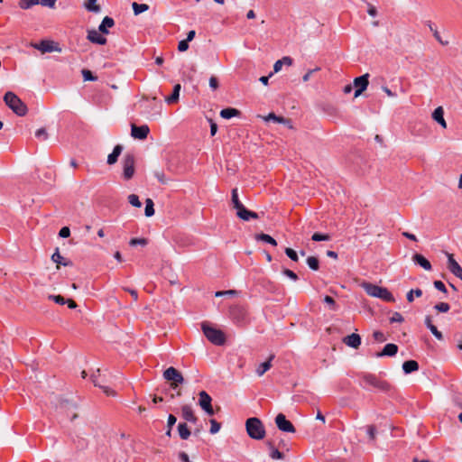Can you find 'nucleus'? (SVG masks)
<instances>
[{
    "mask_svg": "<svg viewBox=\"0 0 462 462\" xmlns=\"http://www.w3.org/2000/svg\"><path fill=\"white\" fill-rule=\"evenodd\" d=\"M49 299L60 305L66 303V300L61 295H49Z\"/></svg>",
    "mask_w": 462,
    "mask_h": 462,
    "instance_id": "nucleus-52",
    "label": "nucleus"
},
{
    "mask_svg": "<svg viewBox=\"0 0 462 462\" xmlns=\"http://www.w3.org/2000/svg\"><path fill=\"white\" fill-rule=\"evenodd\" d=\"M154 204L152 199H146L144 215L147 217H151L154 215Z\"/></svg>",
    "mask_w": 462,
    "mask_h": 462,
    "instance_id": "nucleus-37",
    "label": "nucleus"
},
{
    "mask_svg": "<svg viewBox=\"0 0 462 462\" xmlns=\"http://www.w3.org/2000/svg\"><path fill=\"white\" fill-rule=\"evenodd\" d=\"M128 202L133 206V207H135V208H141L142 207V203L139 199V197L135 194H131L128 196Z\"/></svg>",
    "mask_w": 462,
    "mask_h": 462,
    "instance_id": "nucleus-44",
    "label": "nucleus"
},
{
    "mask_svg": "<svg viewBox=\"0 0 462 462\" xmlns=\"http://www.w3.org/2000/svg\"><path fill=\"white\" fill-rule=\"evenodd\" d=\"M239 115L240 111L233 107L224 108L220 111V116L224 119H230L232 117L238 116Z\"/></svg>",
    "mask_w": 462,
    "mask_h": 462,
    "instance_id": "nucleus-31",
    "label": "nucleus"
},
{
    "mask_svg": "<svg viewBox=\"0 0 462 462\" xmlns=\"http://www.w3.org/2000/svg\"><path fill=\"white\" fill-rule=\"evenodd\" d=\"M122 151L123 146L121 144H116L114 147L113 152L107 156V163L109 165L115 164L117 162Z\"/></svg>",
    "mask_w": 462,
    "mask_h": 462,
    "instance_id": "nucleus-25",
    "label": "nucleus"
},
{
    "mask_svg": "<svg viewBox=\"0 0 462 462\" xmlns=\"http://www.w3.org/2000/svg\"><path fill=\"white\" fill-rule=\"evenodd\" d=\"M285 254L291 261H293V262L299 261V256L295 250H293L290 247H287V248H285Z\"/></svg>",
    "mask_w": 462,
    "mask_h": 462,
    "instance_id": "nucleus-48",
    "label": "nucleus"
},
{
    "mask_svg": "<svg viewBox=\"0 0 462 462\" xmlns=\"http://www.w3.org/2000/svg\"><path fill=\"white\" fill-rule=\"evenodd\" d=\"M433 285L437 290H439L444 293H447L448 291H447L446 285L441 281H435L433 282Z\"/></svg>",
    "mask_w": 462,
    "mask_h": 462,
    "instance_id": "nucleus-56",
    "label": "nucleus"
},
{
    "mask_svg": "<svg viewBox=\"0 0 462 462\" xmlns=\"http://www.w3.org/2000/svg\"><path fill=\"white\" fill-rule=\"evenodd\" d=\"M199 405L208 415H215V410L212 406V398L206 391L199 393Z\"/></svg>",
    "mask_w": 462,
    "mask_h": 462,
    "instance_id": "nucleus-8",
    "label": "nucleus"
},
{
    "mask_svg": "<svg viewBox=\"0 0 462 462\" xmlns=\"http://www.w3.org/2000/svg\"><path fill=\"white\" fill-rule=\"evenodd\" d=\"M403 321H404V319H403L402 315L399 312H394L393 314V316L390 318V323H394V322L402 323Z\"/></svg>",
    "mask_w": 462,
    "mask_h": 462,
    "instance_id": "nucleus-51",
    "label": "nucleus"
},
{
    "mask_svg": "<svg viewBox=\"0 0 462 462\" xmlns=\"http://www.w3.org/2000/svg\"><path fill=\"white\" fill-rule=\"evenodd\" d=\"M154 177L158 180V181L162 184H167L168 179L165 177V174L162 171H154Z\"/></svg>",
    "mask_w": 462,
    "mask_h": 462,
    "instance_id": "nucleus-45",
    "label": "nucleus"
},
{
    "mask_svg": "<svg viewBox=\"0 0 462 462\" xmlns=\"http://www.w3.org/2000/svg\"><path fill=\"white\" fill-rule=\"evenodd\" d=\"M51 260L56 263L58 265L61 264L64 266H71L72 262L69 260H66L63 256L60 255L59 248H56L55 252L51 255ZM59 268V266H57Z\"/></svg>",
    "mask_w": 462,
    "mask_h": 462,
    "instance_id": "nucleus-24",
    "label": "nucleus"
},
{
    "mask_svg": "<svg viewBox=\"0 0 462 462\" xmlns=\"http://www.w3.org/2000/svg\"><path fill=\"white\" fill-rule=\"evenodd\" d=\"M56 0H39V5L42 6H48L53 8L55 6Z\"/></svg>",
    "mask_w": 462,
    "mask_h": 462,
    "instance_id": "nucleus-60",
    "label": "nucleus"
},
{
    "mask_svg": "<svg viewBox=\"0 0 462 462\" xmlns=\"http://www.w3.org/2000/svg\"><path fill=\"white\" fill-rule=\"evenodd\" d=\"M311 239L315 242L329 241L331 236L328 234L314 233Z\"/></svg>",
    "mask_w": 462,
    "mask_h": 462,
    "instance_id": "nucleus-42",
    "label": "nucleus"
},
{
    "mask_svg": "<svg viewBox=\"0 0 462 462\" xmlns=\"http://www.w3.org/2000/svg\"><path fill=\"white\" fill-rule=\"evenodd\" d=\"M181 416L188 422L196 423L198 421L191 406L188 404L181 407Z\"/></svg>",
    "mask_w": 462,
    "mask_h": 462,
    "instance_id": "nucleus-20",
    "label": "nucleus"
},
{
    "mask_svg": "<svg viewBox=\"0 0 462 462\" xmlns=\"http://www.w3.org/2000/svg\"><path fill=\"white\" fill-rule=\"evenodd\" d=\"M5 105L18 116H24L28 108L24 102L12 91H7L4 96Z\"/></svg>",
    "mask_w": 462,
    "mask_h": 462,
    "instance_id": "nucleus-2",
    "label": "nucleus"
},
{
    "mask_svg": "<svg viewBox=\"0 0 462 462\" xmlns=\"http://www.w3.org/2000/svg\"><path fill=\"white\" fill-rule=\"evenodd\" d=\"M115 25V21L112 17L106 16L103 18L101 23L98 26V31L101 33L108 34V28H111Z\"/></svg>",
    "mask_w": 462,
    "mask_h": 462,
    "instance_id": "nucleus-22",
    "label": "nucleus"
},
{
    "mask_svg": "<svg viewBox=\"0 0 462 462\" xmlns=\"http://www.w3.org/2000/svg\"><path fill=\"white\" fill-rule=\"evenodd\" d=\"M229 317L232 321L239 326L244 327L247 323V313L244 307L236 305L230 308Z\"/></svg>",
    "mask_w": 462,
    "mask_h": 462,
    "instance_id": "nucleus-6",
    "label": "nucleus"
},
{
    "mask_svg": "<svg viewBox=\"0 0 462 462\" xmlns=\"http://www.w3.org/2000/svg\"><path fill=\"white\" fill-rule=\"evenodd\" d=\"M181 86L180 84H176L173 87V90L171 96L165 97V101L168 104H174L177 103L180 97V91Z\"/></svg>",
    "mask_w": 462,
    "mask_h": 462,
    "instance_id": "nucleus-29",
    "label": "nucleus"
},
{
    "mask_svg": "<svg viewBox=\"0 0 462 462\" xmlns=\"http://www.w3.org/2000/svg\"><path fill=\"white\" fill-rule=\"evenodd\" d=\"M429 28L433 32L435 39L442 45H447L448 42H443L437 29H435L430 22H429Z\"/></svg>",
    "mask_w": 462,
    "mask_h": 462,
    "instance_id": "nucleus-46",
    "label": "nucleus"
},
{
    "mask_svg": "<svg viewBox=\"0 0 462 462\" xmlns=\"http://www.w3.org/2000/svg\"><path fill=\"white\" fill-rule=\"evenodd\" d=\"M236 216L245 221H248L251 218L257 219L260 217L258 213L247 209L244 205L236 209Z\"/></svg>",
    "mask_w": 462,
    "mask_h": 462,
    "instance_id": "nucleus-16",
    "label": "nucleus"
},
{
    "mask_svg": "<svg viewBox=\"0 0 462 462\" xmlns=\"http://www.w3.org/2000/svg\"><path fill=\"white\" fill-rule=\"evenodd\" d=\"M282 273L287 276L288 278L291 279L292 281L298 280V275L291 270L284 268L282 270Z\"/></svg>",
    "mask_w": 462,
    "mask_h": 462,
    "instance_id": "nucleus-53",
    "label": "nucleus"
},
{
    "mask_svg": "<svg viewBox=\"0 0 462 462\" xmlns=\"http://www.w3.org/2000/svg\"><path fill=\"white\" fill-rule=\"evenodd\" d=\"M264 120L265 121H273V122H276V123H279V124H290V120L289 119H286L282 116H276L274 113H270L266 117H264Z\"/></svg>",
    "mask_w": 462,
    "mask_h": 462,
    "instance_id": "nucleus-36",
    "label": "nucleus"
},
{
    "mask_svg": "<svg viewBox=\"0 0 462 462\" xmlns=\"http://www.w3.org/2000/svg\"><path fill=\"white\" fill-rule=\"evenodd\" d=\"M398 352V346L393 343L386 344L381 352L376 353L377 357L394 356Z\"/></svg>",
    "mask_w": 462,
    "mask_h": 462,
    "instance_id": "nucleus-18",
    "label": "nucleus"
},
{
    "mask_svg": "<svg viewBox=\"0 0 462 462\" xmlns=\"http://www.w3.org/2000/svg\"><path fill=\"white\" fill-rule=\"evenodd\" d=\"M84 6L88 12L97 14L101 11L100 5H97V0H87Z\"/></svg>",
    "mask_w": 462,
    "mask_h": 462,
    "instance_id": "nucleus-35",
    "label": "nucleus"
},
{
    "mask_svg": "<svg viewBox=\"0 0 462 462\" xmlns=\"http://www.w3.org/2000/svg\"><path fill=\"white\" fill-rule=\"evenodd\" d=\"M324 302L328 304L332 310H336V301L328 295L324 297Z\"/></svg>",
    "mask_w": 462,
    "mask_h": 462,
    "instance_id": "nucleus-63",
    "label": "nucleus"
},
{
    "mask_svg": "<svg viewBox=\"0 0 462 462\" xmlns=\"http://www.w3.org/2000/svg\"><path fill=\"white\" fill-rule=\"evenodd\" d=\"M178 432H179L180 438L183 440L188 439L191 435V432H190L189 429L188 428V425L186 422L179 423Z\"/></svg>",
    "mask_w": 462,
    "mask_h": 462,
    "instance_id": "nucleus-30",
    "label": "nucleus"
},
{
    "mask_svg": "<svg viewBox=\"0 0 462 462\" xmlns=\"http://www.w3.org/2000/svg\"><path fill=\"white\" fill-rule=\"evenodd\" d=\"M231 201H232L233 207L236 209L239 208L243 205V203L238 199L237 188H235V189H232V192H231Z\"/></svg>",
    "mask_w": 462,
    "mask_h": 462,
    "instance_id": "nucleus-39",
    "label": "nucleus"
},
{
    "mask_svg": "<svg viewBox=\"0 0 462 462\" xmlns=\"http://www.w3.org/2000/svg\"><path fill=\"white\" fill-rule=\"evenodd\" d=\"M274 358V355H271L267 361L262 363L258 368L256 369V374L258 376H262L265 372H267L272 366V360Z\"/></svg>",
    "mask_w": 462,
    "mask_h": 462,
    "instance_id": "nucleus-32",
    "label": "nucleus"
},
{
    "mask_svg": "<svg viewBox=\"0 0 462 462\" xmlns=\"http://www.w3.org/2000/svg\"><path fill=\"white\" fill-rule=\"evenodd\" d=\"M135 159L134 154L126 153L123 159V175L125 180H130L134 174Z\"/></svg>",
    "mask_w": 462,
    "mask_h": 462,
    "instance_id": "nucleus-9",
    "label": "nucleus"
},
{
    "mask_svg": "<svg viewBox=\"0 0 462 462\" xmlns=\"http://www.w3.org/2000/svg\"><path fill=\"white\" fill-rule=\"evenodd\" d=\"M343 342L355 349H357L361 345V337L356 333H352L343 338Z\"/></svg>",
    "mask_w": 462,
    "mask_h": 462,
    "instance_id": "nucleus-19",
    "label": "nucleus"
},
{
    "mask_svg": "<svg viewBox=\"0 0 462 462\" xmlns=\"http://www.w3.org/2000/svg\"><path fill=\"white\" fill-rule=\"evenodd\" d=\"M448 256V271L459 278L462 281V267L458 264V263L454 259L453 254L449 253H446Z\"/></svg>",
    "mask_w": 462,
    "mask_h": 462,
    "instance_id": "nucleus-14",
    "label": "nucleus"
},
{
    "mask_svg": "<svg viewBox=\"0 0 462 462\" xmlns=\"http://www.w3.org/2000/svg\"><path fill=\"white\" fill-rule=\"evenodd\" d=\"M81 73L85 81H96L97 79V77L94 76L89 69H83Z\"/></svg>",
    "mask_w": 462,
    "mask_h": 462,
    "instance_id": "nucleus-43",
    "label": "nucleus"
},
{
    "mask_svg": "<svg viewBox=\"0 0 462 462\" xmlns=\"http://www.w3.org/2000/svg\"><path fill=\"white\" fill-rule=\"evenodd\" d=\"M369 74L365 73L354 79V87L356 88L354 97H359L368 87L369 84Z\"/></svg>",
    "mask_w": 462,
    "mask_h": 462,
    "instance_id": "nucleus-13",
    "label": "nucleus"
},
{
    "mask_svg": "<svg viewBox=\"0 0 462 462\" xmlns=\"http://www.w3.org/2000/svg\"><path fill=\"white\" fill-rule=\"evenodd\" d=\"M130 245L132 246H134V245H147V239L145 238H132L129 242Z\"/></svg>",
    "mask_w": 462,
    "mask_h": 462,
    "instance_id": "nucleus-50",
    "label": "nucleus"
},
{
    "mask_svg": "<svg viewBox=\"0 0 462 462\" xmlns=\"http://www.w3.org/2000/svg\"><path fill=\"white\" fill-rule=\"evenodd\" d=\"M412 260L416 264H419L426 271L431 270V263L428 259H426L422 254H415L412 256Z\"/></svg>",
    "mask_w": 462,
    "mask_h": 462,
    "instance_id": "nucleus-21",
    "label": "nucleus"
},
{
    "mask_svg": "<svg viewBox=\"0 0 462 462\" xmlns=\"http://www.w3.org/2000/svg\"><path fill=\"white\" fill-rule=\"evenodd\" d=\"M425 325L427 326V328L430 330V332L434 335V337L437 339H439V340H442L443 339L442 333L438 330V328H437V327L435 325L432 324L431 317L430 316H426V318H425Z\"/></svg>",
    "mask_w": 462,
    "mask_h": 462,
    "instance_id": "nucleus-27",
    "label": "nucleus"
},
{
    "mask_svg": "<svg viewBox=\"0 0 462 462\" xmlns=\"http://www.w3.org/2000/svg\"><path fill=\"white\" fill-rule=\"evenodd\" d=\"M360 377L365 384L371 385L381 392L386 393L391 389L389 383L380 380L376 375L373 374L363 373L360 374Z\"/></svg>",
    "mask_w": 462,
    "mask_h": 462,
    "instance_id": "nucleus-5",
    "label": "nucleus"
},
{
    "mask_svg": "<svg viewBox=\"0 0 462 462\" xmlns=\"http://www.w3.org/2000/svg\"><path fill=\"white\" fill-rule=\"evenodd\" d=\"M150 132V128L147 125L137 126L135 125H131V135L139 140H143L147 137Z\"/></svg>",
    "mask_w": 462,
    "mask_h": 462,
    "instance_id": "nucleus-15",
    "label": "nucleus"
},
{
    "mask_svg": "<svg viewBox=\"0 0 462 462\" xmlns=\"http://www.w3.org/2000/svg\"><path fill=\"white\" fill-rule=\"evenodd\" d=\"M189 49V42L186 40H182L178 44V50L179 51H185Z\"/></svg>",
    "mask_w": 462,
    "mask_h": 462,
    "instance_id": "nucleus-62",
    "label": "nucleus"
},
{
    "mask_svg": "<svg viewBox=\"0 0 462 462\" xmlns=\"http://www.w3.org/2000/svg\"><path fill=\"white\" fill-rule=\"evenodd\" d=\"M308 266L313 270L318 271L319 268V261L316 256H309L306 260Z\"/></svg>",
    "mask_w": 462,
    "mask_h": 462,
    "instance_id": "nucleus-40",
    "label": "nucleus"
},
{
    "mask_svg": "<svg viewBox=\"0 0 462 462\" xmlns=\"http://www.w3.org/2000/svg\"><path fill=\"white\" fill-rule=\"evenodd\" d=\"M35 136L37 138H41L42 137L44 140L48 138V134L46 132V129L45 128H40L38 129L36 132H35Z\"/></svg>",
    "mask_w": 462,
    "mask_h": 462,
    "instance_id": "nucleus-61",
    "label": "nucleus"
},
{
    "mask_svg": "<svg viewBox=\"0 0 462 462\" xmlns=\"http://www.w3.org/2000/svg\"><path fill=\"white\" fill-rule=\"evenodd\" d=\"M209 87L213 89V90H216L219 87V84H218V79L215 77V76H211L209 78Z\"/></svg>",
    "mask_w": 462,
    "mask_h": 462,
    "instance_id": "nucleus-57",
    "label": "nucleus"
},
{
    "mask_svg": "<svg viewBox=\"0 0 462 462\" xmlns=\"http://www.w3.org/2000/svg\"><path fill=\"white\" fill-rule=\"evenodd\" d=\"M57 407L60 410H64L68 413L77 410L76 403L65 399H60Z\"/></svg>",
    "mask_w": 462,
    "mask_h": 462,
    "instance_id": "nucleus-26",
    "label": "nucleus"
},
{
    "mask_svg": "<svg viewBox=\"0 0 462 462\" xmlns=\"http://www.w3.org/2000/svg\"><path fill=\"white\" fill-rule=\"evenodd\" d=\"M100 372H101V370L98 368L97 370V373H93L90 375L91 382L94 383L95 386L101 388L106 395L115 396L116 393L113 390H111L110 388H108L107 386L104 385V383L106 381L104 378H101Z\"/></svg>",
    "mask_w": 462,
    "mask_h": 462,
    "instance_id": "nucleus-12",
    "label": "nucleus"
},
{
    "mask_svg": "<svg viewBox=\"0 0 462 462\" xmlns=\"http://www.w3.org/2000/svg\"><path fill=\"white\" fill-rule=\"evenodd\" d=\"M59 236L62 238H67L70 236V229L68 226H63L59 232Z\"/></svg>",
    "mask_w": 462,
    "mask_h": 462,
    "instance_id": "nucleus-59",
    "label": "nucleus"
},
{
    "mask_svg": "<svg viewBox=\"0 0 462 462\" xmlns=\"http://www.w3.org/2000/svg\"><path fill=\"white\" fill-rule=\"evenodd\" d=\"M176 421V417L173 414H170L167 420V427L170 428V430H171Z\"/></svg>",
    "mask_w": 462,
    "mask_h": 462,
    "instance_id": "nucleus-64",
    "label": "nucleus"
},
{
    "mask_svg": "<svg viewBox=\"0 0 462 462\" xmlns=\"http://www.w3.org/2000/svg\"><path fill=\"white\" fill-rule=\"evenodd\" d=\"M210 422V430H209V432L211 434H216L217 433L219 430H220V428H221V424L219 422H217L216 420L214 419H211L209 420Z\"/></svg>",
    "mask_w": 462,
    "mask_h": 462,
    "instance_id": "nucleus-47",
    "label": "nucleus"
},
{
    "mask_svg": "<svg viewBox=\"0 0 462 462\" xmlns=\"http://www.w3.org/2000/svg\"><path fill=\"white\" fill-rule=\"evenodd\" d=\"M269 449H270V457L273 459H283L284 455L282 452L279 451L277 448H274L273 442L271 440H268L266 442Z\"/></svg>",
    "mask_w": 462,
    "mask_h": 462,
    "instance_id": "nucleus-33",
    "label": "nucleus"
},
{
    "mask_svg": "<svg viewBox=\"0 0 462 462\" xmlns=\"http://www.w3.org/2000/svg\"><path fill=\"white\" fill-rule=\"evenodd\" d=\"M32 46L34 49L41 51L42 53L52 52V51H57V52L61 51V48L60 47L59 43H57L53 41H51V40H42L38 43H32Z\"/></svg>",
    "mask_w": 462,
    "mask_h": 462,
    "instance_id": "nucleus-10",
    "label": "nucleus"
},
{
    "mask_svg": "<svg viewBox=\"0 0 462 462\" xmlns=\"http://www.w3.org/2000/svg\"><path fill=\"white\" fill-rule=\"evenodd\" d=\"M237 291L235 290L219 291L215 293L216 297L226 296V295H236Z\"/></svg>",
    "mask_w": 462,
    "mask_h": 462,
    "instance_id": "nucleus-55",
    "label": "nucleus"
},
{
    "mask_svg": "<svg viewBox=\"0 0 462 462\" xmlns=\"http://www.w3.org/2000/svg\"><path fill=\"white\" fill-rule=\"evenodd\" d=\"M361 287L371 297L381 299L386 302L395 301L393 293L385 287H381L368 282H362Z\"/></svg>",
    "mask_w": 462,
    "mask_h": 462,
    "instance_id": "nucleus-1",
    "label": "nucleus"
},
{
    "mask_svg": "<svg viewBox=\"0 0 462 462\" xmlns=\"http://www.w3.org/2000/svg\"><path fill=\"white\" fill-rule=\"evenodd\" d=\"M402 370L404 374H408L419 370V364L415 360H408L403 362Z\"/></svg>",
    "mask_w": 462,
    "mask_h": 462,
    "instance_id": "nucleus-28",
    "label": "nucleus"
},
{
    "mask_svg": "<svg viewBox=\"0 0 462 462\" xmlns=\"http://www.w3.org/2000/svg\"><path fill=\"white\" fill-rule=\"evenodd\" d=\"M254 238L257 241H263V242L270 244V245H272L273 246L277 245L276 240L273 237H272L271 236L267 235V234H263V233L256 234L254 236Z\"/></svg>",
    "mask_w": 462,
    "mask_h": 462,
    "instance_id": "nucleus-34",
    "label": "nucleus"
},
{
    "mask_svg": "<svg viewBox=\"0 0 462 462\" xmlns=\"http://www.w3.org/2000/svg\"><path fill=\"white\" fill-rule=\"evenodd\" d=\"M376 434V429L374 425H370L367 428V435L371 440H374Z\"/></svg>",
    "mask_w": 462,
    "mask_h": 462,
    "instance_id": "nucleus-58",
    "label": "nucleus"
},
{
    "mask_svg": "<svg viewBox=\"0 0 462 462\" xmlns=\"http://www.w3.org/2000/svg\"><path fill=\"white\" fill-rule=\"evenodd\" d=\"M432 118L437 123H439L443 128L447 127V123L444 119V110L442 106H439L433 111Z\"/></svg>",
    "mask_w": 462,
    "mask_h": 462,
    "instance_id": "nucleus-23",
    "label": "nucleus"
},
{
    "mask_svg": "<svg viewBox=\"0 0 462 462\" xmlns=\"http://www.w3.org/2000/svg\"><path fill=\"white\" fill-rule=\"evenodd\" d=\"M163 378L171 381V388L175 390L178 386L184 383V377L180 371L171 366L163 372Z\"/></svg>",
    "mask_w": 462,
    "mask_h": 462,
    "instance_id": "nucleus-7",
    "label": "nucleus"
},
{
    "mask_svg": "<svg viewBox=\"0 0 462 462\" xmlns=\"http://www.w3.org/2000/svg\"><path fill=\"white\" fill-rule=\"evenodd\" d=\"M275 424L281 431L288 433H294L296 431L293 424L286 419V416L283 413H279L275 417Z\"/></svg>",
    "mask_w": 462,
    "mask_h": 462,
    "instance_id": "nucleus-11",
    "label": "nucleus"
},
{
    "mask_svg": "<svg viewBox=\"0 0 462 462\" xmlns=\"http://www.w3.org/2000/svg\"><path fill=\"white\" fill-rule=\"evenodd\" d=\"M133 11L134 15H138L149 9V5L146 4H138L136 2H134L132 4Z\"/></svg>",
    "mask_w": 462,
    "mask_h": 462,
    "instance_id": "nucleus-38",
    "label": "nucleus"
},
{
    "mask_svg": "<svg viewBox=\"0 0 462 462\" xmlns=\"http://www.w3.org/2000/svg\"><path fill=\"white\" fill-rule=\"evenodd\" d=\"M373 337L374 338V340L378 341V342H384L386 341V337L384 336V334L381 331H374L373 333Z\"/></svg>",
    "mask_w": 462,
    "mask_h": 462,
    "instance_id": "nucleus-54",
    "label": "nucleus"
},
{
    "mask_svg": "<svg viewBox=\"0 0 462 462\" xmlns=\"http://www.w3.org/2000/svg\"><path fill=\"white\" fill-rule=\"evenodd\" d=\"M36 5H39V0H20L19 2V6L24 10L30 9Z\"/></svg>",
    "mask_w": 462,
    "mask_h": 462,
    "instance_id": "nucleus-41",
    "label": "nucleus"
},
{
    "mask_svg": "<svg viewBox=\"0 0 462 462\" xmlns=\"http://www.w3.org/2000/svg\"><path fill=\"white\" fill-rule=\"evenodd\" d=\"M434 309L437 310L439 312L446 313L449 310L450 306L447 302H439L434 306Z\"/></svg>",
    "mask_w": 462,
    "mask_h": 462,
    "instance_id": "nucleus-49",
    "label": "nucleus"
},
{
    "mask_svg": "<svg viewBox=\"0 0 462 462\" xmlns=\"http://www.w3.org/2000/svg\"><path fill=\"white\" fill-rule=\"evenodd\" d=\"M95 29H91L88 31L87 39L96 44L105 45L106 43V39L102 36L99 32Z\"/></svg>",
    "mask_w": 462,
    "mask_h": 462,
    "instance_id": "nucleus-17",
    "label": "nucleus"
},
{
    "mask_svg": "<svg viewBox=\"0 0 462 462\" xmlns=\"http://www.w3.org/2000/svg\"><path fill=\"white\" fill-rule=\"evenodd\" d=\"M201 329L205 337L212 344L216 346H223L226 343L225 334L220 329L211 327L208 322H203L201 324Z\"/></svg>",
    "mask_w": 462,
    "mask_h": 462,
    "instance_id": "nucleus-4",
    "label": "nucleus"
},
{
    "mask_svg": "<svg viewBox=\"0 0 462 462\" xmlns=\"http://www.w3.org/2000/svg\"><path fill=\"white\" fill-rule=\"evenodd\" d=\"M245 429L248 436L256 440L263 439L265 437V429L260 419L252 417L246 420Z\"/></svg>",
    "mask_w": 462,
    "mask_h": 462,
    "instance_id": "nucleus-3",
    "label": "nucleus"
}]
</instances>
